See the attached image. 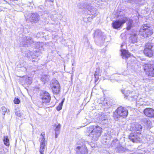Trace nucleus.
<instances>
[{"label": "nucleus", "instance_id": "a211bd4d", "mask_svg": "<svg viewBox=\"0 0 154 154\" xmlns=\"http://www.w3.org/2000/svg\"><path fill=\"white\" fill-rule=\"evenodd\" d=\"M143 52L146 56L149 57H151L153 55V52L152 49H145Z\"/></svg>", "mask_w": 154, "mask_h": 154}, {"label": "nucleus", "instance_id": "f03ea898", "mask_svg": "<svg viewBox=\"0 0 154 154\" xmlns=\"http://www.w3.org/2000/svg\"><path fill=\"white\" fill-rule=\"evenodd\" d=\"M93 129L90 132L89 136L93 141L97 140L101 135L102 128L98 125L92 126Z\"/></svg>", "mask_w": 154, "mask_h": 154}, {"label": "nucleus", "instance_id": "a878e982", "mask_svg": "<svg viewBox=\"0 0 154 154\" xmlns=\"http://www.w3.org/2000/svg\"><path fill=\"white\" fill-rule=\"evenodd\" d=\"M43 43H42L37 42L36 44V47L37 48L41 50L43 47Z\"/></svg>", "mask_w": 154, "mask_h": 154}, {"label": "nucleus", "instance_id": "aec40b11", "mask_svg": "<svg viewBox=\"0 0 154 154\" xmlns=\"http://www.w3.org/2000/svg\"><path fill=\"white\" fill-rule=\"evenodd\" d=\"M130 39L131 42L133 43L137 42V34L134 33L131 35Z\"/></svg>", "mask_w": 154, "mask_h": 154}, {"label": "nucleus", "instance_id": "c9c22d12", "mask_svg": "<svg viewBox=\"0 0 154 154\" xmlns=\"http://www.w3.org/2000/svg\"><path fill=\"white\" fill-rule=\"evenodd\" d=\"M101 116L102 117H101L100 119L102 120V121H104V120H106V119L105 118L106 117H105V116H106V115H104V114H102L101 113Z\"/></svg>", "mask_w": 154, "mask_h": 154}, {"label": "nucleus", "instance_id": "0eeeda50", "mask_svg": "<svg viewBox=\"0 0 154 154\" xmlns=\"http://www.w3.org/2000/svg\"><path fill=\"white\" fill-rule=\"evenodd\" d=\"M128 20L127 17L124 18L122 20H116L112 23V25L113 28L118 29L120 28Z\"/></svg>", "mask_w": 154, "mask_h": 154}, {"label": "nucleus", "instance_id": "c756f323", "mask_svg": "<svg viewBox=\"0 0 154 154\" xmlns=\"http://www.w3.org/2000/svg\"><path fill=\"white\" fill-rule=\"evenodd\" d=\"M61 126L60 124H58L56 127L55 129V132H59L60 133V131L61 128Z\"/></svg>", "mask_w": 154, "mask_h": 154}, {"label": "nucleus", "instance_id": "473e14b6", "mask_svg": "<svg viewBox=\"0 0 154 154\" xmlns=\"http://www.w3.org/2000/svg\"><path fill=\"white\" fill-rule=\"evenodd\" d=\"M15 112L16 115L18 117H20L21 116V114L20 113V111L16 109Z\"/></svg>", "mask_w": 154, "mask_h": 154}, {"label": "nucleus", "instance_id": "c85d7f7f", "mask_svg": "<svg viewBox=\"0 0 154 154\" xmlns=\"http://www.w3.org/2000/svg\"><path fill=\"white\" fill-rule=\"evenodd\" d=\"M54 0H46L45 2V4H48L52 6L53 4V2Z\"/></svg>", "mask_w": 154, "mask_h": 154}, {"label": "nucleus", "instance_id": "6e6552de", "mask_svg": "<svg viewBox=\"0 0 154 154\" xmlns=\"http://www.w3.org/2000/svg\"><path fill=\"white\" fill-rule=\"evenodd\" d=\"M40 97L42 100L43 105L44 103H48L50 102L51 97L49 94L46 91L41 93Z\"/></svg>", "mask_w": 154, "mask_h": 154}, {"label": "nucleus", "instance_id": "5701e85b", "mask_svg": "<svg viewBox=\"0 0 154 154\" xmlns=\"http://www.w3.org/2000/svg\"><path fill=\"white\" fill-rule=\"evenodd\" d=\"M3 141L4 144L6 146H9V141L7 136H4Z\"/></svg>", "mask_w": 154, "mask_h": 154}, {"label": "nucleus", "instance_id": "2f4dec72", "mask_svg": "<svg viewBox=\"0 0 154 154\" xmlns=\"http://www.w3.org/2000/svg\"><path fill=\"white\" fill-rule=\"evenodd\" d=\"M93 9H89L88 10L90 11V13H91V14H92L93 15H95V14H96V13H94V11H96V9H95L94 8H93Z\"/></svg>", "mask_w": 154, "mask_h": 154}, {"label": "nucleus", "instance_id": "37998d69", "mask_svg": "<svg viewBox=\"0 0 154 154\" xmlns=\"http://www.w3.org/2000/svg\"><path fill=\"white\" fill-rule=\"evenodd\" d=\"M127 94L129 93L130 94L132 92H131L130 91L128 90L127 91Z\"/></svg>", "mask_w": 154, "mask_h": 154}, {"label": "nucleus", "instance_id": "cd10ccee", "mask_svg": "<svg viewBox=\"0 0 154 154\" xmlns=\"http://www.w3.org/2000/svg\"><path fill=\"white\" fill-rule=\"evenodd\" d=\"M63 102L64 101L63 100L62 102L59 103L58 106L57 107L56 109L57 111H59L62 109Z\"/></svg>", "mask_w": 154, "mask_h": 154}, {"label": "nucleus", "instance_id": "c03bdc74", "mask_svg": "<svg viewBox=\"0 0 154 154\" xmlns=\"http://www.w3.org/2000/svg\"><path fill=\"white\" fill-rule=\"evenodd\" d=\"M125 90H122L121 92L123 94H124Z\"/></svg>", "mask_w": 154, "mask_h": 154}, {"label": "nucleus", "instance_id": "f257e3e1", "mask_svg": "<svg viewBox=\"0 0 154 154\" xmlns=\"http://www.w3.org/2000/svg\"><path fill=\"white\" fill-rule=\"evenodd\" d=\"M139 33L143 37L146 38L151 36L153 32L152 28L146 24L141 26L139 30Z\"/></svg>", "mask_w": 154, "mask_h": 154}, {"label": "nucleus", "instance_id": "f704fd0d", "mask_svg": "<svg viewBox=\"0 0 154 154\" xmlns=\"http://www.w3.org/2000/svg\"><path fill=\"white\" fill-rule=\"evenodd\" d=\"M14 101L15 104H18L20 102V100L18 98H15Z\"/></svg>", "mask_w": 154, "mask_h": 154}, {"label": "nucleus", "instance_id": "7c9ffc66", "mask_svg": "<svg viewBox=\"0 0 154 154\" xmlns=\"http://www.w3.org/2000/svg\"><path fill=\"white\" fill-rule=\"evenodd\" d=\"M2 114L4 115H5V114L7 112H8L7 109L5 107H2Z\"/></svg>", "mask_w": 154, "mask_h": 154}, {"label": "nucleus", "instance_id": "f3484780", "mask_svg": "<svg viewBox=\"0 0 154 154\" xmlns=\"http://www.w3.org/2000/svg\"><path fill=\"white\" fill-rule=\"evenodd\" d=\"M121 54L122 58L125 59H127L130 57V55L128 51L125 49L121 50Z\"/></svg>", "mask_w": 154, "mask_h": 154}, {"label": "nucleus", "instance_id": "6ab92c4d", "mask_svg": "<svg viewBox=\"0 0 154 154\" xmlns=\"http://www.w3.org/2000/svg\"><path fill=\"white\" fill-rule=\"evenodd\" d=\"M23 80L26 84H30L32 82V78L27 76H24L23 77Z\"/></svg>", "mask_w": 154, "mask_h": 154}, {"label": "nucleus", "instance_id": "9b49d317", "mask_svg": "<svg viewBox=\"0 0 154 154\" xmlns=\"http://www.w3.org/2000/svg\"><path fill=\"white\" fill-rule=\"evenodd\" d=\"M39 20V16L37 13H32L26 19V21L36 23Z\"/></svg>", "mask_w": 154, "mask_h": 154}, {"label": "nucleus", "instance_id": "7ed1b4c3", "mask_svg": "<svg viewBox=\"0 0 154 154\" xmlns=\"http://www.w3.org/2000/svg\"><path fill=\"white\" fill-rule=\"evenodd\" d=\"M128 110L126 108L120 106L116 110L113 117L116 120H118L119 118L120 117L123 118H125L128 115Z\"/></svg>", "mask_w": 154, "mask_h": 154}, {"label": "nucleus", "instance_id": "9d476101", "mask_svg": "<svg viewBox=\"0 0 154 154\" xmlns=\"http://www.w3.org/2000/svg\"><path fill=\"white\" fill-rule=\"evenodd\" d=\"M142 126L138 123L134 122L131 124L130 129L131 131H135V132H140L141 131Z\"/></svg>", "mask_w": 154, "mask_h": 154}, {"label": "nucleus", "instance_id": "dca6fc26", "mask_svg": "<svg viewBox=\"0 0 154 154\" xmlns=\"http://www.w3.org/2000/svg\"><path fill=\"white\" fill-rule=\"evenodd\" d=\"M144 70L148 76L154 77V68H144Z\"/></svg>", "mask_w": 154, "mask_h": 154}, {"label": "nucleus", "instance_id": "2eb2a0df", "mask_svg": "<svg viewBox=\"0 0 154 154\" xmlns=\"http://www.w3.org/2000/svg\"><path fill=\"white\" fill-rule=\"evenodd\" d=\"M40 147L39 152L40 154H44L45 146V138H40Z\"/></svg>", "mask_w": 154, "mask_h": 154}, {"label": "nucleus", "instance_id": "a19ab883", "mask_svg": "<svg viewBox=\"0 0 154 154\" xmlns=\"http://www.w3.org/2000/svg\"><path fill=\"white\" fill-rule=\"evenodd\" d=\"M60 134L59 132H55V138H57V136L59 134Z\"/></svg>", "mask_w": 154, "mask_h": 154}, {"label": "nucleus", "instance_id": "de8ad7c7", "mask_svg": "<svg viewBox=\"0 0 154 154\" xmlns=\"http://www.w3.org/2000/svg\"><path fill=\"white\" fill-rule=\"evenodd\" d=\"M124 96H125V98L127 97V95H126V94H125V95H124Z\"/></svg>", "mask_w": 154, "mask_h": 154}, {"label": "nucleus", "instance_id": "423d86ee", "mask_svg": "<svg viewBox=\"0 0 154 154\" xmlns=\"http://www.w3.org/2000/svg\"><path fill=\"white\" fill-rule=\"evenodd\" d=\"M141 135L140 132H135L133 131L129 135V138L131 141L133 143H138L141 140Z\"/></svg>", "mask_w": 154, "mask_h": 154}, {"label": "nucleus", "instance_id": "4c0bfd02", "mask_svg": "<svg viewBox=\"0 0 154 154\" xmlns=\"http://www.w3.org/2000/svg\"><path fill=\"white\" fill-rule=\"evenodd\" d=\"M105 105L110 107L112 106V104H110V102L109 101H108L106 103Z\"/></svg>", "mask_w": 154, "mask_h": 154}, {"label": "nucleus", "instance_id": "49530a36", "mask_svg": "<svg viewBox=\"0 0 154 154\" xmlns=\"http://www.w3.org/2000/svg\"><path fill=\"white\" fill-rule=\"evenodd\" d=\"M150 67H152V68H153V67H154V66H153V65H151L150 66Z\"/></svg>", "mask_w": 154, "mask_h": 154}, {"label": "nucleus", "instance_id": "a18cd8bd", "mask_svg": "<svg viewBox=\"0 0 154 154\" xmlns=\"http://www.w3.org/2000/svg\"><path fill=\"white\" fill-rule=\"evenodd\" d=\"M145 67H149V66H148V64H146V66H145Z\"/></svg>", "mask_w": 154, "mask_h": 154}, {"label": "nucleus", "instance_id": "72a5a7b5", "mask_svg": "<svg viewBox=\"0 0 154 154\" xmlns=\"http://www.w3.org/2000/svg\"><path fill=\"white\" fill-rule=\"evenodd\" d=\"M91 18L90 17H88V18L84 17L83 18V20L86 22H87L90 21Z\"/></svg>", "mask_w": 154, "mask_h": 154}, {"label": "nucleus", "instance_id": "412c9836", "mask_svg": "<svg viewBox=\"0 0 154 154\" xmlns=\"http://www.w3.org/2000/svg\"><path fill=\"white\" fill-rule=\"evenodd\" d=\"M50 76L48 75H44L42 76L41 80L44 84L49 80Z\"/></svg>", "mask_w": 154, "mask_h": 154}, {"label": "nucleus", "instance_id": "ea45409f", "mask_svg": "<svg viewBox=\"0 0 154 154\" xmlns=\"http://www.w3.org/2000/svg\"><path fill=\"white\" fill-rule=\"evenodd\" d=\"M142 121L145 123H147L148 121L145 118H144L142 119Z\"/></svg>", "mask_w": 154, "mask_h": 154}, {"label": "nucleus", "instance_id": "4468645a", "mask_svg": "<svg viewBox=\"0 0 154 154\" xmlns=\"http://www.w3.org/2000/svg\"><path fill=\"white\" fill-rule=\"evenodd\" d=\"M76 148L79 150L77 151V154H86L88 153V150L85 145L81 147L78 146Z\"/></svg>", "mask_w": 154, "mask_h": 154}, {"label": "nucleus", "instance_id": "39448f33", "mask_svg": "<svg viewBox=\"0 0 154 154\" xmlns=\"http://www.w3.org/2000/svg\"><path fill=\"white\" fill-rule=\"evenodd\" d=\"M50 85L54 94L57 95L59 93L60 90V86L57 80L55 79L52 80Z\"/></svg>", "mask_w": 154, "mask_h": 154}, {"label": "nucleus", "instance_id": "58836bf2", "mask_svg": "<svg viewBox=\"0 0 154 154\" xmlns=\"http://www.w3.org/2000/svg\"><path fill=\"white\" fill-rule=\"evenodd\" d=\"M41 135L42 136V137L41 138H45V134L44 132H42L41 134Z\"/></svg>", "mask_w": 154, "mask_h": 154}, {"label": "nucleus", "instance_id": "4be33fe9", "mask_svg": "<svg viewBox=\"0 0 154 154\" xmlns=\"http://www.w3.org/2000/svg\"><path fill=\"white\" fill-rule=\"evenodd\" d=\"M127 21V29L128 30H129L132 26L133 20L131 19L128 20V19Z\"/></svg>", "mask_w": 154, "mask_h": 154}, {"label": "nucleus", "instance_id": "f8f14e48", "mask_svg": "<svg viewBox=\"0 0 154 154\" xmlns=\"http://www.w3.org/2000/svg\"><path fill=\"white\" fill-rule=\"evenodd\" d=\"M119 141L116 139L113 140L111 143V145L113 147L114 146L115 148H117L118 151L119 152H121L124 150L123 147L120 146Z\"/></svg>", "mask_w": 154, "mask_h": 154}, {"label": "nucleus", "instance_id": "e433bc0d", "mask_svg": "<svg viewBox=\"0 0 154 154\" xmlns=\"http://www.w3.org/2000/svg\"><path fill=\"white\" fill-rule=\"evenodd\" d=\"M99 76H97V75H94L95 82V83L97 82V81H98V80L99 79Z\"/></svg>", "mask_w": 154, "mask_h": 154}, {"label": "nucleus", "instance_id": "79ce46f5", "mask_svg": "<svg viewBox=\"0 0 154 154\" xmlns=\"http://www.w3.org/2000/svg\"><path fill=\"white\" fill-rule=\"evenodd\" d=\"M0 154H5V152H0Z\"/></svg>", "mask_w": 154, "mask_h": 154}, {"label": "nucleus", "instance_id": "bb28decb", "mask_svg": "<svg viewBox=\"0 0 154 154\" xmlns=\"http://www.w3.org/2000/svg\"><path fill=\"white\" fill-rule=\"evenodd\" d=\"M101 72V70L100 68H97L94 73V75L100 76V73Z\"/></svg>", "mask_w": 154, "mask_h": 154}, {"label": "nucleus", "instance_id": "393cba45", "mask_svg": "<svg viewBox=\"0 0 154 154\" xmlns=\"http://www.w3.org/2000/svg\"><path fill=\"white\" fill-rule=\"evenodd\" d=\"M127 1L128 2L132 4L135 3L138 4L141 2V0H127Z\"/></svg>", "mask_w": 154, "mask_h": 154}, {"label": "nucleus", "instance_id": "1a4fd4ad", "mask_svg": "<svg viewBox=\"0 0 154 154\" xmlns=\"http://www.w3.org/2000/svg\"><path fill=\"white\" fill-rule=\"evenodd\" d=\"M33 43V40L31 37L24 36L21 44L22 46L26 47H28L29 45H31Z\"/></svg>", "mask_w": 154, "mask_h": 154}, {"label": "nucleus", "instance_id": "20e7f679", "mask_svg": "<svg viewBox=\"0 0 154 154\" xmlns=\"http://www.w3.org/2000/svg\"><path fill=\"white\" fill-rule=\"evenodd\" d=\"M95 41L97 43H103L106 38V36L100 30H96L94 34Z\"/></svg>", "mask_w": 154, "mask_h": 154}, {"label": "nucleus", "instance_id": "ddd939ff", "mask_svg": "<svg viewBox=\"0 0 154 154\" xmlns=\"http://www.w3.org/2000/svg\"><path fill=\"white\" fill-rule=\"evenodd\" d=\"M143 112L147 116L154 118V110L151 108H146L144 110Z\"/></svg>", "mask_w": 154, "mask_h": 154}, {"label": "nucleus", "instance_id": "b1692460", "mask_svg": "<svg viewBox=\"0 0 154 154\" xmlns=\"http://www.w3.org/2000/svg\"><path fill=\"white\" fill-rule=\"evenodd\" d=\"M153 44L150 42H148L146 43L145 46V49H152L153 47Z\"/></svg>", "mask_w": 154, "mask_h": 154}]
</instances>
